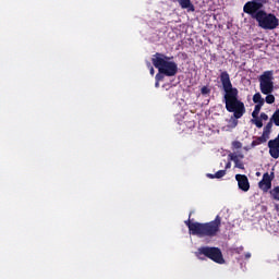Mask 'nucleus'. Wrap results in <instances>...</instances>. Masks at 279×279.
Masks as SVG:
<instances>
[{
  "label": "nucleus",
  "instance_id": "1",
  "mask_svg": "<svg viewBox=\"0 0 279 279\" xmlns=\"http://www.w3.org/2000/svg\"><path fill=\"white\" fill-rule=\"evenodd\" d=\"M220 82L222 84V90H225L223 104L227 112H233L231 121L233 128L239 125V119L245 114V104L239 99V89L232 86L230 81V74L227 71L220 73Z\"/></svg>",
  "mask_w": 279,
  "mask_h": 279
},
{
  "label": "nucleus",
  "instance_id": "2",
  "mask_svg": "<svg viewBox=\"0 0 279 279\" xmlns=\"http://www.w3.org/2000/svg\"><path fill=\"white\" fill-rule=\"evenodd\" d=\"M185 226H187L190 234L193 236H199V239H204L207 236L208 239H213L221 232V216L217 215L216 218L209 222H192L191 219L185 221Z\"/></svg>",
  "mask_w": 279,
  "mask_h": 279
},
{
  "label": "nucleus",
  "instance_id": "3",
  "mask_svg": "<svg viewBox=\"0 0 279 279\" xmlns=\"http://www.w3.org/2000/svg\"><path fill=\"white\" fill-rule=\"evenodd\" d=\"M169 60H173V57L157 52L153 56L151 62L160 73L167 77H173V75H178V63Z\"/></svg>",
  "mask_w": 279,
  "mask_h": 279
},
{
  "label": "nucleus",
  "instance_id": "4",
  "mask_svg": "<svg viewBox=\"0 0 279 279\" xmlns=\"http://www.w3.org/2000/svg\"><path fill=\"white\" fill-rule=\"evenodd\" d=\"M259 90L263 95H266V98L264 100V104H275L276 102V96H274L271 93H274V71H265L259 76Z\"/></svg>",
  "mask_w": 279,
  "mask_h": 279
},
{
  "label": "nucleus",
  "instance_id": "5",
  "mask_svg": "<svg viewBox=\"0 0 279 279\" xmlns=\"http://www.w3.org/2000/svg\"><path fill=\"white\" fill-rule=\"evenodd\" d=\"M195 256H197L199 260H206V258H209V260H213L218 265H223V263H226V259H223V253H221V248L217 246H201L197 248ZM202 256H205V258Z\"/></svg>",
  "mask_w": 279,
  "mask_h": 279
},
{
  "label": "nucleus",
  "instance_id": "6",
  "mask_svg": "<svg viewBox=\"0 0 279 279\" xmlns=\"http://www.w3.org/2000/svg\"><path fill=\"white\" fill-rule=\"evenodd\" d=\"M255 21H257L262 29H276L279 25V20L276 17V14L267 13L266 11H259L255 15Z\"/></svg>",
  "mask_w": 279,
  "mask_h": 279
},
{
  "label": "nucleus",
  "instance_id": "7",
  "mask_svg": "<svg viewBox=\"0 0 279 279\" xmlns=\"http://www.w3.org/2000/svg\"><path fill=\"white\" fill-rule=\"evenodd\" d=\"M266 3H268L267 0H251L244 4L243 13L248 14L252 19L256 20V14H258V12H265L263 8H265Z\"/></svg>",
  "mask_w": 279,
  "mask_h": 279
},
{
  "label": "nucleus",
  "instance_id": "8",
  "mask_svg": "<svg viewBox=\"0 0 279 279\" xmlns=\"http://www.w3.org/2000/svg\"><path fill=\"white\" fill-rule=\"evenodd\" d=\"M276 178L274 172H266L263 174V179L259 181L258 186L262 191H264V193H267V191H269V189H271V182L274 181V179Z\"/></svg>",
  "mask_w": 279,
  "mask_h": 279
},
{
  "label": "nucleus",
  "instance_id": "9",
  "mask_svg": "<svg viewBox=\"0 0 279 279\" xmlns=\"http://www.w3.org/2000/svg\"><path fill=\"white\" fill-rule=\"evenodd\" d=\"M253 101L256 104L254 110L252 112L253 119H258V114H260V109L265 106V98L260 95V93H256L253 96Z\"/></svg>",
  "mask_w": 279,
  "mask_h": 279
},
{
  "label": "nucleus",
  "instance_id": "10",
  "mask_svg": "<svg viewBox=\"0 0 279 279\" xmlns=\"http://www.w3.org/2000/svg\"><path fill=\"white\" fill-rule=\"evenodd\" d=\"M235 180L238 182L240 191H244V193H247V191H250V180L247 179V175L236 174Z\"/></svg>",
  "mask_w": 279,
  "mask_h": 279
},
{
  "label": "nucleus",
  "instance_id": "11",
  "mask_svg": "<svg viewBox=\"0 0 279 279\" xmlns=\"http://www.w3.org/2000/svg\"><path fill=\"white\" fill-rule=\"evenodd\" d=\"M180 8H182V10H189V12H194L195 10V5L193 4V2H191V0H177Z\"/></svg>",
  "mask_w": 279,
  "mask_h": 279
},
{
  "label": "nucleus",
  "instance_id": "12",
  "mask_svg": "<svg viewBox=\"0 0 279 279\" xmlns=\"http://www.w3.org/2000/svg\"><path fill=\"white\" fill-rule=\"evenodd\" d=\"M230 158H231V160H233V162L238 169H245V166L243 165V162L241 160H239V156L230 155Z\"/></svg>",
  "mask_w": 279,
  "mask_h": 279
},
{
  "label": "nucleus",
  "instance_id": "13",
  "mask_svg": "<svg viewBox=\"0 0 279 279\" xmlns=\"http://www.w3.org/2000/svg\"><path fill=\"white\" fill-rule=\"evenodd\" d=\"M263 143H267V137L265 135L257 137L251 145L252 147H256L258 145H263Z\"/></svg>",
  "mask_w": 279,
  "mask_h": 279
},
{
  "label": "nucleus",
  "instance_id": "14",
  "mask_svg": "<svg viewBox=\"0 0 279 279\" xmlns=\"http://www.w3.org/2000/svg\"><path fill=\"white\" fill-rule=\"evenodd\" d=\"M274 128V120H271L266 124V126L264 128V133L263 135H267V134H271V129Z\"/></svg>",
  "mask_w": 279,
  "mask_h": 279
},
{
  "label": "nucleus",
  "instance_id": "15",
  "mask_svg": "<svg viewBox=\"0 0 279 279\" xmlns=\"http://www.w3.org/2000/svg\"><path fill=\"white\" fill-rule=\"evenodd\" d=\"M272 123H275V125H277V128H279V109H277L272 117L270 118Z\"/></svg>",
  "mask_w": 279,
  "mask_h": 279
},
{
  "label": "nucleus",
  "instance_id": "16",
  "mask_svg": "<svg viewBox=\"0 0 279 279\" xmlns=\"http://www.w3.org/2000/svg\"><path fill=\"white\" fill-rule=\"evenodd\" d=\"M270 195H271L272 199H276L278 202V199H279V186L274 187L270 191Z\"/></svg>",
  "mask_w": 279,
  "mask_h": 279
},
{
  "label": "nucleus",
  "instance_id": "17",
  "mask_svg": "<svg viewBox=\"0 0 279 279\" xmlns=\"http://www.w3.org/2000/svg\"><path fill=\"white\" fill-rule=\"evenodd\" d=\"M269 154H270L271 158H275V160H278L279 148H269Z\"/></svg>",
  "mask_w": 279,
  "mask_h": 279
},
{
  "label": "nucleus",
  "instance_id": "18",
  "mask_svg": "<svg viewBox=\"0 0 279 279\" xmlns=\"http://www.w3.org/2000/svg\"><path fill=\"white\" fill-rule=\"evenodd\" d=\"M223 175H226V170H219V171H217V172L215 173V178H216L217 180L223 178Z\"/></svg>",
  "mask_w": 279,
  "mask_h": 279
},
{
  "label": "nucleus",
  "instance_id": "19",
  "mask_svg": "<svg viewBox=\"0 0 279 279\" xmlns=\"http://www.w3.org/2000/svg\"><path fill=\"white\" fill-rule=\"evenodd\" d=\"M254 124L256 125V128H263V120L260 118H254Z\"/></svg>",
  "mask_w": 279,
  "mask_h": 279
},
{
  "label": "nucleus",
  "instance_id": "20",
  "mask_svg": "<svg viewBox=\"0 0 279 279\" xmlns=\"http://www.w3.org/2000/svg\"><path fill=\"white\" fill-rule=\"evenodd\" d=\"M232 147L233 149H241V147H243V144L239 141H234L232 142Z\"/></svg>",
  "mask_w": 279,
  "mask_h": 279
},
{
  "label": "nucleus",
  "instance_id": "21",
  "mask_svg": "<svg viewBox=\"0 0 279 279\" xmlns=\"http://www.w3.org/2000/svg\"><path fill=\"white\" fill-rule=\"evenodd\" d=\"M201 93H202L203 95H210V88H209L208 86H203V87L201 88Z\"/></svg>",
  "mask_w": 279,
  "mask_h": 279
},
{
  "label": "nucleus",
  "instance_id": "22",
  "mask_svg": "<svg viewBox=\"0 0 279 279\" xmlns=\"http://www.w3.org/2000/svg\"><path fill=\"white\" fill-rule=\"evenodd\" d=\"M156 82H162V80H165V76L162 73H157L155 76Z\"/></svg>",
  "mask_w": 279,
  "mask_h": 279
},
{
  "label": "nucleus",
  "instance_id": "23",
  "mask_svg": "<svg viewBox=\"0 0 279 279\" xmlns=\"http://www.w3.org/2000/svg\"><path fill=\"white\" fill-rule=\"evenodd\" d=\"M268 119H269V116H267V113H265V112L260 113V120L262 121H267Z\"/></svg>",
  "mask_w": 279,
  "mask_h": 279
},
{
  "label": "nucleus",
  "instance_id": "24",
  "mask_svg": "<svg viewBox=\"0 0 279 279\" xmlns=\"http://www.w3.org/2000/svg\"><path fill=\"white\" fill-rule=\"evenodd\" d=\"M207 178H210V180L217 179V178L215 177V174H210V173L207 174Z\"/></svg>",
  "mask_w": 279,
  "mask_h": 279
},
{
  "label": "nucleus",
  "instance_id": "25",
  "mask_svg": "<svg viewBox=\"0 0 279 279\" xmlns=\"http://www.w3.org/2000/svg\"><path fill=\"white\" fill-rule=\"evenodd\" d=\"M230 167H232V163L228 162V163L226 165V169H230Z\"/></svg>",
  "mask_w": 279,
  "mask_h": 279
},
{
  "label": "nucleus",
  "instance_id": "26",
  "mask_svg": "<svg viewBox=\"0 0 279 279\" xmlns=\"http://www.w3.org/2000/svg\"><path fill=\"white\" fill-rule=\"evenodd\" d=\"M150 75H154V66H150Z\"/></svg>",
  "mask_w": 279,
  "mask_h": 279
},
{
  "label": "nucleus",
  "instance_id": "27",
  "mask_svg": "<svg viewBox=\"0 0 279 279\" xmlns=\"http://www.w3.org/2000/svg\"><path fill=\"white\" fill-rule=\"evenodd\" d=\"M252 257V254H250V253H247L246 255H245V258H251Z\"/></svg>",
  "mask_w": 279,
  "mask_h": 279
},
{
  "label": "nucleus",
  "instance_id": "28",
  "mask_svg": "<svg viewBox=\"0 0 279 279\" xmlns=\"http://www.w3.org/2000/svg\"><path fill=\"white\" fill-rule=\"evenodd\" d=\"M158 82L159 81H156V83H155L156 88H158V86H160V84Z\"/></svg>",
  "mask_w": 279,
  "mask_h": 279
},
{
  "label": "nucleus",
  "instance_id": "29",
  "mask_svg": "<svg viewBox=\"0 0 279 279\" xmlns=\"http://www.w3.org/2000/svg\"><path fill=\"white\" fill-rule=\"evenodd\" d=\"M275 208H276V210H279V207H278V205H276V206H275Z\"/></svg>",
  "mask_w": 279,
  "mask_h": 279
},
{
  "label": "nucleus",
  "instance_id": "30",
  "mask_svg": "<svg viewBox=\"0 0 279 279\" xmlns=\"http://www.w3.org/2000/svg\"><path fill=\"white\" fill-rule=\"evenodd\" d=\"M277 3H279V0H277Z\"/></svg>",
  "mask_w": 279,
  "mask_h": 279
}]
</instances>
